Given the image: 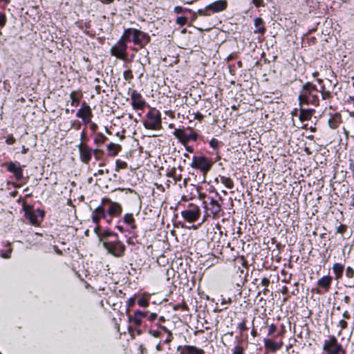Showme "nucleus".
<instances>
[{
  "label": "nucleus",
  "mask_w": 354,
  "mask_h": 354,
  "mask_svg": "<svg viewBox=\"0 0 354 354\" xmlns=\"http://www.w3.org/2000/svg\"><path fill=\"white\" fill-rule=\"evenodd\" d=\"M11 249H9L6 252L1 254V257L4 259H8L10 257Z\"/></svg>",
  "instance_id": "obj_52"
},
{
  "label": "nucleus",
  "mask_w": 354,
  "mask_h": 354,
  "mask_svg": "<svg viewBox=\"0 0 354 354\" xmlns=\"http://www.w3.org/2000/svg\"><path fill=\"white\" fill-rule=\"evenodd\" d=\"M346 230V226L344 225H340L336 229V232L343 234Z\"/></svg>",
  "instance_id": "obj_43"
},
{
  "label": "nucleus",
  "mask_w": 354,
  "mask_h": 354,
  "mask_svg": "<svg viewBox=\"0 0 354 354\" xmlns=\"http://www.w3.org/2000/svg\"><path fill=\"white\" fill-rule=\"evenodd\" d=\"M299 118L301 122L310 120L315 111L313 109H304V106H299Z\"/></svg>",
  "instance_id": "obj_20"
},
{
  "label": "nucleus",
  "mask_w": 354,
  "mask_h": 354,
  "mask_svg": "<svg viewBox=\"0 0 354 354\" xmlns=\"http://www.w3.org/2000/svg\"><path fill=\"white\" fill-rule=\"evenodd\" d=\"M219 144V141L215 138H212L209 142V145L214 149L217 148Z\"/></svg>",
  "instance_id": "obj_41"
},
{
  "label": "nucleus",
  "mask_w": 354,
  "mask_h": 354,
  "mask_svg": "<svg viewBox=\"0 0 354 354\" xmlns=\"http://www.w3.org/2000/svg\"><path fill=\"white\" fill-rule=\"evenodd\" d=\"M346 276L349 279H352L354 277V270L351 267H347L346 269Z\"/></svg>",
  "instance_id": "obj_36"
},
{
  "label": "nucleus",
  "mask_w": 354,
  "mask_h": 354,
  "mask_svg": "<svg viewBox=\"0 0 354 354\" xmlns=\"http://www.w3.org/2000/svg\"><path fill=\"white\" fill-rule=\"evenodd\" d=\"M124 222L130 226L131 230H134L136 228V225L135 224V219L133 215L132 214H126L124 216Z\"/></svg>",
  "instance_id": "obj_28"
},
{
  "label": "nucleus",
  "mask_w": 354,
  "mask_h": 354,
  "mask_svg": "<svg viewBox=\"0 0 354 354\" xmlns=\"http://www.w3.org/2000/svg\"><path fill=\"white\" fill-rule=\"evenodd\" d=\"M102 204L109 205V208L107 209V212L110 216H118L121 214L122 208L120 204L116 202H113L111 201L109 198H106L102 199Z\"/></svg>",
  "instance_id": "obj_12"
},
{
  "label": "nucleus",
  "mask_w": 354,
  "mask_h": 354,
  "mask_svg": "<svg viewBox=\"0 0 354 354\" xmlns=\"http://www.w3.org/2000/svg\"><path fill=\"white\" fill-rule=\"evenodd\" d=\"M319 92L322 94V97L323 100H328L332 97V95L329 91L326 90L324 86L321 87Z\"/></svg>",
  "instance_id": "obj_31"
},
{
  "label": "nucleus",
  "mask_w": 354,
  "mask_h": 354,
  "mask_svg": "<svg viewBox=\"0 0 354 354\" xmlns=\"http://www.w3.org/2000/svg\"><path fill=\"white\" fill-rule=\"evenodd\" d=\"M127 44L122 41L118 40L117 43L112 46L111 53L117 58L124 60L127 55Z\"/></svg>",
  "instance_id": "obj_11"
},
{
  "label": "nucleus",
  "mask_w": 354,
  "mask_h": 354,
  "mask_svg": "<svg viewBox=\"0 0 354 354\" xmlns=\"http://www.w3.org/2000/svg\"><path fill=\"white\" fill-rule=\"evenodd\" d=\"M106 216L104 209L102 206L97 207L93 212L92 221L95 224L99 223L101 218Z\"/></svg>",
  "instance_id": "obj_22"
},
{
  "label": "nucleus",
  "mask_w": 354,
  "mask_h": 354,
  "mask_svg": "<svg viewBox=\"0 0 354 354\" xmlns=\"http://www.w3.org/2000/svg\"><path fill=\"white\" fill-rule=\"evenodd\" d=\"M107 138L102 133H97L94 139V142L97 146L104 144Z\"/></svg>",
  "instance_id": "obj_29"
},
{
  "label": "nucleus",
  "mask_w": 354,
  "mask_h": 354,
  "mask_svg": "<svg viewBox=\"0 0 354 354\" xmlns=\"http://www.w3.org/2000/svg\"><path fill=\"white\" fill-rule=\"evenodd\" d=\"M238 328L240 330V331L243 332V331H245L248 329L246 325H245V321H243L241 322H240L239 324H238Z\"/></svg>",
  "instance_id": "obj_45"
},
{
  "label": "nucleus",
  "mask_w": 354,
  "mask_h": 354,
  "mask_svg": "<svg viewBox=\"0 0 354 354\" xmlns=\"http://www.w3.org/2000/svg\"><path fill=\"white\" fill-rule=\"evenodd\" d=\"M162 329L167 333V337L164 340V343L169 344L173 339L172 333L165 327H162Z\"/></svg>",
  "instance_id": "obj_33"
},
{
  "label": "nucleus",
  "mask_w": 354,
  "mask_h": 354,
  "mask_svg": "<svg viewBox=\"0 0 354 354\" xmlns=\"http://www.w3.org/2000/svg\"><path fill=\"white\" fill-rule=\"evenodd\" d=\"M181 215L186 221L192 223L199 218L201 209L196 205L190 203L185 210L182 211Z\"/></svg>",
  "instance_id": "obj_6"
},
{
  "label": "nucleus",
  "mask_w": 354,
  "mask_h": 354,
  "mask_svg": "<svg viewBox=\"0 0 354 354\" xmlns=\"http://www.w3.org/2000/svg\"><path fill=\"white\" fill-rule=\"evenodd\" d=\"M7 169L14 174L16 180H20L23 178V169L19 164L12 162H9L7 165Z\"/></svg>",
  "instance_id": "obj_17"
},
{
  "label": "nucleus",
  "mask_w": 354,
  "mask_h": 354,
  "mask_svg": "<svg viewBox=\"0 0 354 354\" xmlns=\"http://www.w3.org/2000/svg\"><path fill=\"white\" fill-rule=\"evenodd\" d=\"M187 22V18L185 17H178L176 19V24L180 26H184Z\"/></svg>",
  "instance_id": "obj_35"
},
{
  "label": "nucleus",
  "mask_w": 354,
  "mask_h": 354,
  "mask_svg": "<svg viewBox=\"0 0 354 354\" xmlns=\"http://www.w3.org/2000/svg\"><path fill=\"white\" fill-rule=\"evenodd\" d=\"M25 216L32 225H37L39 221L38 216L35 214L32 208L30 206L24 207Z\"/></svg>",
  "instance_id": "obj_19"
},
{
  "label": "nucleus",
  "mask_w": 354,
  "mask_h": 354,
  "mask_svg": "<svg viewBox=\"0 0 354 354\" xmlns=\"http://www.w3.org/2000/svg\"><path fill=\"white\" fill-rule=\"evenodd\" d=\"M144 126L148 129H160L162 127L160 113L156 110L149 111L147 114V119L144 122Z\"/></svg>",
  "instance_id": "obj_2"
},
{
  "label": "nucleus",
  "mask_w": 354,
  "mask_h": 354,
  "mask_svg": "<svg viewBox=\"0 0 354 354\" xmlns=\"http://www.w3.org/2000/svg\"><path fill=\"white\" fill-rule=\"evenodd\" d=\"M203 204L207 216H212L214 217L217 216L221 210V204L218 201L214 198H211L208 204L205 201H203Z\"/></svg>",
  "instance_id": "obj_13"
},
{
  "label": "nucleus",
  "mask_w": 354,
  "mask_h": 354,
  "mask_svg": "<svg viewBox=\"0 0 354 354\" xmlns=\"http://www.w3.org/2000/svg\"><path fill=\"white\" fill-rule=\"evenodd\" d=\"M28 151V149H26L24 147H23L22 153H26Z\"/></svg>",
  "instance_id": "obj_64"
},
{
  "label": "nucleus",
  "mask_w": 354,
  "mask_h": 354,
  "mask_svg": "<svg viewBox=\"0 0 354 354\" xmlns=\"http://www.w3.org/2000/svg\"><path fill=\"white\" fill-rule=\"evenodd\" d=\"M138 304L141 307H147L149 306V301L147 299L141 298L138 300Z\"/></svg>",
  "instance_id": "obj_38"
},
{
  "label": "nucleus",
  "mask_w": 354,
  "mask_h": 354,
  "mask_svg": "<svg viewBox=\"0 0 354 354\" xmlns=\"http://www.w3.org/2000/svg\"><path fill=\"white\" fill-rule=\"evenodd\" d=\"M134 304H135L134 298H129V299H128V300H127V305L129 307L133 306Z\"/></svg>",
  "instance_id": "obj_54"
},
{
  "label": "nucleus",
  "mask_w": 354,
  "mask_h": 354,
  "mask_svg": "<svg viewBox=\"0 0 354 354\" xmlns=\"http://www.w3.org/2000/svg\"><path fill=\"white\" fill-rule=\"evenodd\" d=\"M332 280L333 279L330 276H324L318 280L317 284L319 287L328 291L331 286Z\"/></svg>",
  "instance_id": "obj_23"
},
{
  "label": "nucleus",
  "mask_w": 354,
  "mask_h": 354,
  "mask_svg": "<svg viewBox=\"0 0 354 354\" xmlns=\"http://www.w3.org/2000/svg\"><path fill=\"white\" fill-rule=\"evenodd\" d=\"M194 119H196L198 121H201L203 119V115L200 112H196L194 113Z\"/></svg>",
  "instance_id": "obj_51"
},
{
  "label": "nucleus",
  "mask_w": 354,
  "mask_h": 354,
  "mask_svg": "<svg viewBox=\"0 0 354 354\" xmlns=\"http://www.w3.org/2000/svg\"><path fill=\"white\" fill-rule=\"evenodd\" d=\"M251 334H252V335L253 337L257 336V331H256V330L253 329V330H252V332H251Z\"/></svg>",
  "instance_id": "obj_62"
},
{
  "label": "nucleus",
  "mask_w": 354,
  "mask_h": 354,
  "mask_svg": "<svg viewBox=\"0 0 354 354\" xmlns=\"http://www.w3.org/2000/svg\"><path fill=\"white\" fill-rule=\"evenodd\" d=\"M95 227L94 228L95 233L97 235V236L101 239V232H100V226L99 223L95 224Z\"/></svg>",
  "instance_id": "obj_49"
},
{
  "label": "nucleus",
  "mask_w": 354,
  "mask_h": 354,
  "mask_svg": "<svg viewBox=\"0 0 354 354\" xmlns=\"http://www.w3.org/2000/svg\"><path fill=\"white\" fill-rule=\"evenodd\" d=\"M112 234V233L109 231H104L103 233H101V237H107Z\"/></svg>",
  "instance_id": "obj_56"
},
{
  "label": "nucleus",
  "mask_w": 354,
  "mask_h": 354,
  "mask_svg": "<svg viewBox=\"0 0 354 354\" xmlns=\"http://www.w3.org/2000/svg\"><path fill=\"white\" fill-rule=\"evenodd\" d=\"M130 97L131 104L134 110H144L147 105V102L140 93L136 90H133L130 93Z\"/></svg>",
  "instance_id": "obj_8"
},
{
  "label": "nucleus",
  "mask_w": 354,
  "mask_h": 354,
  "mask_svg": "<svg viewBox=\"0 0 354 354\" xmlns=\"http://www.w3.org/2000/svg\"><path fill=\"white\" fill-rule=\"evenodd\" d=\"M227 7V2L226 0L216 1L210 4L207 5L205 7V10H204V12H205V13H204L203 15H209L210 13H209L208 12H211L212 13L220 12L225 10Z\"/></svg>",
  "instance_id": "obj_10"
},
{
  "label": "nucleus",
  "mask_w": 354,
  "mask_h": 354,
  "mask_svg": "<svg viewBox=\"0 0 354 354\" xmlns=\"http://www.w3.org/2000/svg\"><path fill=\"white\" fill-rule=\"evenodd\" d=\"M348 324L346 320L343 319H341L338 323V326L340 327V331L339 332V333H340L342 330L346 328Z\"/></svg>",
  "instance_id": "obj_37"
},
{
  "label": "nucleus",
  "mask_w": 354,
  "mask_h": 354,
  "mask_svg": "<svg viewBox=\"0 0 354 354\" xmlns=\"http://www.w3.org/2000/svg\"><path fill=\"white\" fill-rule=\"evenodd\" d=\"M102 3H112L114 0H100Z\"/></svg>",
  "instance_id": "obj_61"
},
{
  "label": "nucleus",
  "mask_w": 354,
  "mask_h": 354,
  "mask_svg": "<svg viewBox=\"0 0 354 354\" xmlns=\"http://www.w3.org/2000/svg\"><path fill=\"white\" fill-rule=\"evenodd\" d=\"M222 183L228 189H231L234 186L233 181L230 178H222Z\"/></svg>",
  "instance_id": "obj_32"
},
{
  "label": "nucleus",
  "mask_w": 354,
  "mask_h": 354,
  "mask_svg": "<svg viewBox=\"0 0 354 354\" xmlns=\"http://www.w3.org/2000/svg\"><path fill=\"white\" fill-rule=\"evenodd\" d=\"M174 10V12L177 14H179L184 11L188 10L187 9L183 8L181 6H176Z\"/></svg>",
  "instance_id": "obj_50"
},
{
  "label": "nucleus",
  "mask_w": 354,
  "mask_h": 354,
  "mask_svg": "<svg viewBox=\"0 0 354 354\" xmlns=\"http://www.w3.org/2000/svg\"><path fill=\"white\" fill-rule=\"evenodd\" d=\"M323 350L328 354H345L342 345L338 343L335 336H330L324 341Z\"/></svg>",
  "instance_id": "obj_4"
},
{
  "label": "nucleus",
  "mask_w": 354,
  "mask_h": 354,
  "mask_svg": "<svg viewBox=\"0 0 354 354\" xmlns=\"http://www.w3.org/2000/svg\"><path fill=\"white\" fill-rule=\"evenodd\" d=\"M317 86L310 82H306L301 89L298 100L299 106L313 105L319 106V100L317 93Z\"/></svg>",
  "instance_id": "obj_1"
},
{
  "label": "nucleus",
  "mask_w": 354,
  "mask_h": 354,
  "mask_svg": "<svg viewBox=\"0 0 354 354\" xmlns=\"http://www.w3.org/2000/svg\"><path fill=\"white\" fill-rule=\"evenodd\" d=\"M156 349L158 351H162L163 350L161 342H159L156 344Z\"/></svg>",
  "instance_id": "obj_57"
},
{
  "label": "nucleus",
  "mask_w": 354,
  "mask_h": 354,
  "mask_svg": "<svg viewBox=\"0 0 354 354\" xmlns=\"http://www.w3.org/2000/svg\"><path fill=\"white\" fill-rule=\"evenodd\" d=\"M156 316H157V315H156V314H155V313H151V314L149 315V319L150 321H153V320L156 318Z\"/></svg>",
  "instance_id": "obj_60"
},
{
  "label": "nucleus",
  "mask_w": 354,
  "mask_h": 354,
  "mask_svg": "<svg viewBox=\"0 0 354 354\" xmlns=\"http://www.w3.org/2000/svg\"><path fill=\"white\" fill-rule=\"evenodd\" d=\"M254 24L256 27V29L254 30L255 34H261L263 35L266 32V28L263 24V21L261 17L255 18L254 20Z\"/></svg>",
  "instance_id": "obj_24"
},
{
  "label": "nucleus",
  "mask_w": 354,
  "mask_h": 354,
  "mask_svg": "<svg viewBox=\"0 0 354 354\" xmlns=\"http://www.w3.org/2000/svg\"><path fill=\"white\" fill-rule=\"evenodd\" d=\"M132 41L136 45L142 46L149 42V37L145 32L139 30L134 29Z\"/></svg>",
  "instance_id": "obj_15"
},
{
  "label": "nucleus",
  "mask_w": 354,
  "mask_h": 354,
  "mask_svg": "<svg viewBox=\"0 0 354 354\" xmlns=\"http://www.w3.org/2000/svg\"><path fill=\"white\" fill-rule=\"evenodd\" d=\"M116 168L117 169H124L127 168V163L124 161L118 160L116 161Z\"/></svg>",
  "instance_id": "obj_34"
},
{
  "label": "nucleus",
  "mask_w": 354,
  "mask_h": 354,
  "mask_svg": "<svg viewBox=\"0 0 354 354\" xmlns=\"http://www.w3.org/2000/svg\"><path fill=\"white\" fill-rule=\"evenodd\" d=\"M79 151L81 160L87 164L91 160L93 151L84 143H80L79 145Z\"/></svg>",
  "instance_id": "obj_16"
},
{
  "label": "nucleus",
  "mask_w": 354,
  "mask_h": 354,
  "mask_svg": "<svg viewBox=\"0 0 354 354\" xmlns=\"http://www.w3.org/2000/svg\"><path fill=\"white\" fill-rule=\"evenodd\" d=\"M150 334L154 337H162V334L158 330H150Z\"/></svg>",
  "instance_id": "obj_46"
},
{
  "label": "nucleus",
  "mask_w": 354,
  "mask_h": 354,
  "mask_svg": "<svg viewBox=\"0 0 354 354\" xmlns=\"http://www.w3.org/2000/svg\"><path fill=\"white\" fill-rule=\"evenodd\" d=\"M117 228L118 229V230H120L121 232H124V229L122 226H120V225H118L117 226Z\"/></svg>",
  "instance_id": "obj_63"
},
{
  "label": "nucleus",
  "mask_w": 354,
  "mask_h": 354,
  "mask_svg": "<svg viewBox=\"0 0 354 354\" xmlns=\"http://www.w3.org/2000/svg\"><path fill=\"white\" fill-rule=\"evenodd\" d=\"M97 125L95 124V123H91L90 124V129L93 131H95V130L97 129Z\"/></svg>",
  "instance_id": "obj_58"
},
{
  "label": "nucleus",
  "mask_w": 354,
  "mask_h": 354,
  "mask_svg": "<svg viewBox=\"0 0 354 354\" xmlns=\"http://www.w3.org/2000/svg\"><path fill=\"white\" fill-rule=\"evenodd\" d=\"M261 283L264 286H267L269 283V280L266 278H263L261 281Z\"/></svg>",
  "instance_id": "obj_59"
},
{
  "label": "nucleus",
  "mask_w": 354,
  "mask_h": 354,
  "mask_svg": "<svg viewBox=\"0 0 354 354\" xmlns=\"http://www.w3.org/2000/svg\"><path fill=\"white\" fill-rule=\"evenodd\" d=\"M76 117L81 118L84 124L90 123L93 118V113L90 106L85 102H83L80 109L76 113Z\"/></svg>",
  "instance_id": "obj_7"
},
{
  "label": "nucleus",
  "mask_w": 354,
  "mask_h": 354,
  "mask_svg": "<svg viewBox=\"0 0 354 354\" xmlns=\"http://www.w3.org/2000/svg\"><path fill=\"white\" fill-rule=\"evenodd\" d=\"M328 123L332 129H335L337 127L336 122L333 121L332 119L329 120Z\"/></svg>",
  "instance_id": "obj_53"
},
{
  "label": "nucleus",
  "mask_w": 354,
  "mask_h": 354,
  "mask_svg": "<svg viewBox=\"0 0 354 354\" xmlns=\"http://www.w3.org/2000/svg\"><path fill=\"white\" fill-rule=\"evenodd\" d=\"M232 354H243V348L241 346H236L233 349Z\"/></svg>",
  "instance_id": "obj_40"
},
{
  "label": "nucleus",
  "mask_w": 354,
  "mask_h": 354,
  "mask_svg": "<svg viewBox=\"0 0 354 354\" xmlns=\"http://www.w3.org/2000/svg\"><path fill=\"white\" fill-rule=\"evenodd\" d=\"M70 97L71 99V106L77 107L80 103V98L76 96V92H71L70 94Z\"/></svg>",
  "instance_id": "obj_30"
},
{
  "label": "nucleus",
  "mask_w": 354,
  "mask_h": 354,
  "mask_svg": "<svg viewBox=\"0 0 354 354\" xmlns=\"http://www.w3.org/2000/svg\"><path fill=\"white\" fill-rule=\"evenodd\" d=\"M190 166L192 168L199 169L204 174H206L210 170L212 162L204 156H195L192 158Z\"/></svg>",
  "instance_id": "obj_3"
},
{
  "label": "nucleus",
  "mask_w": 354,
  "mask_h": 354,
  "mask_svg": "<svg viewBox=\"0 0 354 354\" xmlns=\"http://www.w3.org/2000/svg\"><path fill=\"white\" fill-rule=\"evenodd\" d=\"M177 352L179 354H205V351L202 348L192 345L178 346Z\"/></svg>",
  "instance_id": "obj_14"
},
{
  "label": "nucleus",
  "mask_w": 354,
  "mask_h": 354,
  "mask_svg": "<svg viewBox=\"0 0 354 354\" xmlns=\"http://www.w3.org/2000/svg\"><path fill=\"white\" fill-rule=\"evenodd\" d=\"M263 343L266 349L272 353H275L277 351L281 349L283 346V342L281 341L275 342L269 338L263 339Z\"/></svg>",
  "instance_id": "obj_18"
},
{
  "label": "nucleus",
  "mask_w": 354,
  "mask_h": 354,
  "mask_svg": "<svg viewBox=\"0 0 354 354\" xmlns=\"http://www.w3.org/2000/svg\"><path fill=\"white\" fill-rule=\"evenodd\" d=\"M350 318H351L350 313L347 310L344 311L343 313V319L346 320V319H349Z\"/></svg>",
  "instance_id": "obj_55"
},
{
  "label": "nucleus",
  "mask_w": 354,
  "mask_h": 354,
  "mask_svg": "<svg viewBox=\"0 0 354 354\" xmlns=\"http://www.w3.org/2000/svg\"><path fill=\"white\" fill-rule=\"evenodd\" d=\"M277 330V326L275 324H272L268 326V335H272Z\"/></svg>",
  "instance_id": "obj_44"
},
{
  "label": "nucleus",
  "mask_w": 354,
  "mask_h": 354,
  "mask_svg": "<svg viewBox=\"0 0 354 354\" xmlns=\"http://www.w3.org/2000/svg\"><path fill=\"white\" fill-rule=\"evenodd\" d=\"M107 150L109 156H115L121 150V146L118 144L111 142L107 145Z\"/></svg>",
  "instance_id": "obj_26"
},
{
  "label": "nucleus",
  "mask_w": 354,
  "mask_h": 354,
  "mask_svg": "<svg viewBox=\"0 0 354 354\" xmlns=\"http://www.w3.org/2000/svg\"><path fill=\"white\" fill-rule=\"evenodd\" d=\"M8 145H12L15 142V138L12 136H8L6 140Z\"/></svg>",
  "instance_id": "obj_48"
},
{
  "label": "nucleus",
  "mask_w": 354,
  "mask_h": 354,
  "mask_svg": "<svg viewBox=\"0 0 354 354\" xmlns=\"http://www.w3.org/2000/svg\"><path fill=\"white\" fill-rule=\"evenodd\" d=\"M252 3H254L256 7L264 6L263 0H252Z\"/></svg>",
  "instance_id": "obj_47"
},
{
  "label": "nucleus",
  "mask_w": 354,
  "mask_h": 354,
  "mask_svg": "<svg viewBox=\"0 0 354 354\" xmlns=\"http://www.w3.org/2000/svg\"><path fill=\"white\" fill-rule=\"evenodd\" d=\"M147 316V313L140 310H136L133 315L129 317V321L133 322L136 326H140L142 324V319Z\"/></svg>",
  "instance_id": "obj_21"
},
{
  "label": "nucleus",
  "mask_w": 354,
  "mask_h": 354,
  "mask_svg": "<svg viewBox=\"0 0 354 354\" xmlns=\"http://www.w3.org/2000/svg\"><path fill=\"white\" fill-rule=\"evenodd\" d=\"M124 77L127 80H130L133 78L132 72L131 70H127L124 72Z\"/></svg>",
  "instance_id": "obj_42"
},
{
  "label": "nucleus",
  "mask_w": 354,
  "mask_h": 354,
  "mask_svg": "<svg viewBox=\"0 0 354 354\" xmlns=\"http://www.w3.org/2000/svg\"><path fill=\"white\" fill-rule=\"evenodd\" d=\"M102 244L107 252L115 257H121L124 254L126 249L125 245L118 240L114 241H104Z\"/></svg>",
  "instance_id": "obj_5"
},
{
  "label": "nucleus",
  "mask_w": 354,
  "mask_h": 354,
  "mask_svg": "<svg viewBox=\"0 0 354 354\" xmlns=\"http://www.w3.org/2000/svg\"><path fill=\"white\" fill-rule=\"evenodd\" d=\"M344 266L339 263H335L333 266V270L335 274V279L339 280L342 277Z\"/></svg>",
  "instance_id": "obj_25"
},
{
  "label": "nucleus",
  "mask_w": 354,
  "mask_h": 354,
  "mask_svg": "<svg viewBox=\"0 0 354 354\" xmlns=\"http://www.w3.org/2000/svg\"><path fill=\"white\" fill-rule=\"evenodd\" d=\"M6 16L5 14L0 12V27H3L6 24Z\"/></svg>",
  "instance_id": "obj_39"
},
{
  "label": "nucleus",
  "mask_w": 354,
  "mask_h": 354,
  "mask_svg": "<svg viewBox=\"0 0 354 354\" xmlns=\"http://www.w3.org/2000/svg\"><path fill=\"white\" fill-rule=\"evenodd\" d=\"M174 135L183 145L187 144L190 140H196L198 137L197 133L192 130L189 133H187L184 130L180 129H175Z\"/></svg>",
  "instance_id": "obj_9"
},
{
  "label": "nucleus",
  "mask_w": 354,
  "mask_h": 354,
  "mask_svg": "<svg viewBox=\"0 0 354 354\" xmlns=\"http://www.w3.org/2000/svg\"><path fill=\"white\" fill-rule=\"evenodd\" d=\"M134 29L127 28L125 29L122 37L119 40L122 41L126 44L127 42L132 41V37L133 36Z\"/></svg>",
  "instance_id": "obj_27"
}]
</instances>
